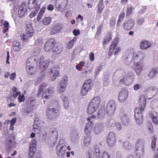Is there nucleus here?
<instances>
[{
	"label": "nucleus",
	"instance_id": "61",
	"mask_svg": "<svg viewBox=\"0 0 158 158\" xmlns=\"http://www.w3.org/2000/svg\"><path fill=\"white\" fill-rule=\"evenodd\" d=\"M73 33L75 36H77L80 34V32L79 30L75 29L73 31Z\"/></svg>",
	"mask_w": 158,
	"mask_h": 158
},
{
	"label": "nucleus",
	"instance_id": "6",
	"mask_svg": "<svg viewBox=\"0 0 158 158\" xmlns=\"http://www.w3.org/2000/svg\"><path fill=\"white\" fill-rule=\"evenodd\" d=\"M134 75L133 72H130L125 73L123 75V78L120 80V83H123L126 86L130 85L133 81Z\"/></svg>",
	"mask_w": 158,
	"mask_h": 158
},
{
	"label": "nucleus",
	"instance_id": "16",
	"mask_svg": "<svg viewBox=\"0 0 158 158\" xmlns=\"http://www.w3.org/2000/svg\"><path fill=\"white\" fill-rule=\"evenodd\" d=\"M28 6L29 9L35 8V10H39L40 7V5L38 4L36 0H29Z\"/></svg>",
	"mask_w": 158,
	"mask_h": 158
},
{
	"label": "nucleus",
	"instance_id": "44",
	"mask_svg": "<svg viewBox=\"0 0 158 158\" xmlns=\"http://www.w3.org/2000/svg\"><path fill=\"white\" fill-rule=\"evenodd\" d=\"M152 141L151 144L152 150L153 151L155 149L156 146V138L153 137L152 138Z\"/></svg>",
	"mask_w": 158,
	"mask_h": 158
},
{
	"label": "nucleus",
	"instance_id": "54",
	"mask_svg": "<svg viewBox=\"0 0 158 158\" xmlns=\"http://www.w3.org/2000/svg\"><path fill=\"white\" fill-rule=\"evenodd\" d=\"M74 44V43H73L71 41H70L68 43L66 47L68 49H71L73 47Z\"/></svg>",
	"mask_w": 158,
	"mask_h": 158
},
{
	"label": "nucleus",
	"instance_id": "15",
	"mask_svg": "<svg viewBox=\"0 0 158 158\" xmlns=\"http://www.w3.org/2000/svg\"><path fill=\"white\" fill-rule=\"evenodd\" d=\"M128 96V93L126 90H123L121 91L118 95V99L120 102H125Z\"/></svg>",
	"mask_w": 158,
	"mask_h": 158
},
{
	"label": "nucleus",
	"instance_id": "25",
	"mask_svg": "<svg viewBox=\"0 0 158 158\" xmlns=\"http://www.w3.org/2000/svg\"><path fill=\"white\" fill-rule=\"evenodd\" d=\"M67 79L62 80L60 83V87L59 89V92L60 93H62L65 90L66 87L67 85Z\"/></svg>",
	"mask_w": 158,
	"mask_h": 158
},
{
	"label": "nucleus",
	"instance_id": "56",
	"mask_svg": "<svg viewBox=\"0 0 158 158\" xmlns=\"http://www.w3.org/2000/svg\"><path fill=\"white\" fill-rule=\"evenodd\" d=\"M82 86L83 87L85 88L86 89L89 91L92 88L93 85L83 84Z\"/></svg>",
	"mask_w": 158,
	"mask_h": 158
},
{
	"label": "nucleus",
	"instance_id": "20",
	"mask_svg": "<svg viewBox=\"0 0 158 158\" xmlns=\"http://www.w3.org/2000/svg\"><path fill=\"white\" fill-rule=\"evenodd\" d=\"M134 65L135 67V71L137 75H139L143 70V63L142 62L139 63V62H137L134 63Z\"/></svg>",
	"mask_w": 158,
	"mask_h": 158
},
{
	"label": "nucleus",
	"instance_id": "40",
	"mask_svg": "<svg viewBox=\"0 0 158 158\" xmlns=\"http://www.w3.org/2000/svg\"><path fill=\"white\" fill-rule=\"evenodd\" d=\"M94 153L95 158H100V150L98 146L95 147L94 148Z\"/></svg>",
	"mask_w": 158,
	"mask_h": 158
},
{
	"label": "nucleus",
	"instance_id": "60",
	"mask_svg": "<svg viewBox=\"0 0 158 158\" xmlns=\"http://www.w3.org/2000/svg\"><path fill=\"white\" fill-rule=\"evenodd\" d=\"M146 7L145 6H142L139 11V14H142L146 11Z\"/></svg>",
	"mask_w": 158,
	"mask_h": 158
},
{
	"label": "nucleus",
	"instance_id": "1",
	"mask_svg": "<svg viewBox=\"0 0 158 158\" xmlns=\"http://www.w3.org/2000/svg\"><path fill=\"white\" fill-rule=\"evenodd\" d=\"M139 102V107H136L135 109V118L137 124H141L143 122L142 112L145 110L146 103V99L144 95L140 96Z\"/></svg>",
	"mask_w": 158,
	"mask_h": 158
},
{
	"label": "nucleus",
	"instance_id": "43",
	"mask_svg": "<svg viewBox=\"0 0 158 158\" xmlns=\"http://www.w3.org/2000/svg\"><path fill=\"white\" fill-rule=\"evenodd\" d=\"M47 87V85L46 84L44 83H42L40 85V87L39 89V90L38 92V94H40L41 93H42L43 90L46 88Z\"/></svg>",
	"mask_w": 158,
	"mask_h": 158
},
{
	"label": "nucleus",
	"instance_id": "58",
	"mask_svg": "<svg viewBox=\"0 0 158 158\" xmlns=\"http://www.w3.org/2000/svg\"><path fill=\"white\" fill-rule=\"evenodd\" d=\"M38 10H35L33 12H32L29 15L30 17L31 18H32L36 16L38 13Z\"/></svg>",
	"mask_w": 158,
	"mask_h": 158
},
{
	"label": "nucleus",
	"instance_id": "51",
	"mask_svg": "<svg viewBox=\"0 0 158 158\" xmlns=\"http://www.w3.org/2000/svg\"><path fill=\"white\" fill-rule=\"evenodd\" d=\"M36 119L37 118H35L34 123L33 125V128L34 130H37L39 127V125L38 123H36Z\"/></svg>",
	"mask_w": 158,
	"mask_h": 158
},
{
	"label": "nucleus",
	"instance_id": "46",
	"mask_svg": "<svg viewBox=\"0 0 158 158\" xmlns=\"http://www.w3.org/2000/svg\"><path fill=\"white\" fill-rule=\"evenodd\" d=\"M91 141V138L90 137L85 138L84 140V143L85 146H88L89 145Z\"/></svg>",
	"mask_w": 158,
	"mask_h": 158
},
{
	"label": "nucleus",
	"instance_id": "26",
	"mask_svg": "<svg viewBox=\"0 0 158 158\" xmlns=\"http://www.w3.org/2000/svg\"><path fill=\"white\" fill-rule=\"evenodd\" d=\"M12 47L15 51H19L21 48V46L20 42L17 40H15L13 42Z\"/></svg>",
	"mask_w": 158,
	"mask_h": 158
},
{
	"label": "nucleus",
	"instance_id": "41",
	"mask_svg": "<svg viewBox=\"0 0 158 158\" xmlns=\"http://www.w3.org/2000/svg\"><path fill=\"white\" fill-rule=\"evenodd\" d=\"M9 23L8 21H5L4 23V27L2 31L4 33H6L8 30Z\"/></svg>",
	"mask_w": 158,
	"mask_h": 158
},
{
	"label": "nucleus",
	"instance_id": "14",
	"mask_svg": "<svg viewBox=\"0 0 158 158\" xmlns=\"http://www.w3.org/2000/svg\"><path fill=\"white\" fill-rule=\"evenodd\" d=\"M27 8L26 5L22 4L20 5L18 12V15L19 17L22 18L27 13Z\"/></svg>",
	"mask_w": 158,
	"mask_h": 158
},
{
	"label": "nucleus",
	"instance_id": "23",
	"mask_svg": "<svg viewBox=\"0 0 158 158\" xmlns=\"http://www.w3.org/2000/svg\"><path fill=\"white\" fill-rule=\"evenodd\" d=\"M101 101L100 98L98 97L94 98L90 102L89 104L91 105L94 107V108L98 109Z\"/></svg>",
	"mask_w": 158,
	"mask_h": 158
},
{
	"label": "nucleus",
	"instance_id": "27",
	"mask_svg": "<svg viewBox=\"0 0 158 158\" xmlns=\"http://www.w3.org/2000/svg\"><path fill=\"white\" fill-rule=\"evenodd\" d=\"M93 125L92 121H90L86 124L85 130V132L86 135H89L90 134V130L93 127Z\"/></svg>",
	"mask_w": 158,
	"mask_h": 158
},
{
	"label": "nucleus",
	"instance_id": "50",
	"mask_svg": "<svg viewBox=\"0 0 158 158\" xmlns=\"http://www.w3.org/2000/svg\"><path fill=\"white\" fill-rule=\"evenodd\" d=\"M116 129L119 131L121 130L122 128V127L121 123L120 122H116L115 125Z\"/></svg>",
	"mask_w": 158,
	"mask_h": 158
},
{
	"label": "nucleus",
	"instance_id": "3",
	"mask_svg": "<svg viewBox=\"0 0 158 158\" xmlns=\"http://www.w3.org/2000/svg\"><path fill=\"white\" fill-rule=\"evenodd\" d=\"M51 103L52 105L51 106H56V108L48 109L46 111V113L47 118L50 119H52L56 118L59 115L60 107L58 102L56 100H52Z\"/></svg>",
	"mask_w": 158,
	"mask_h": 158
},
{
	"label": "nucleus",
	"instance_id": "2",
	"mask_svg": "<svg viewBox=\"0 0 158 158\" xmlns=\"http://www.w3.org/2000/svg\"><path fill=\"white\" fill-rule=\"evenodd\" d=\"M44 49L47 52H52L54 54H60L63 50L62 46L56 42L55 40L50 39L45 43Z\"/></svg>",
	"mask_w": 158,
	"mask_h": 158
},
{
	"label": "nucleus",
	"instance_id": "35",
	"mask_svg": "<svg viewBox=\"0 0 158 158\" xmlns=\"http://www.w3.org/2000/svg\"><path fill=\"white\" fill-rule=\"evenodd\" d=\"M52 18L50 17H45L42 20L43 23L45 25H48L51 22Z\"/></svg>",
	"mask_w": 158,
	"mask_h": 158
},
{
	"label": "nucleus",
	"instance_id": "62",
	"mask_svg": "<svg viewBox=\"0 0 158 158\" xmlns=\"http://www.w3.org/2000/svg\"><path fill=\"white\" fill-rule=\"evenodd\" d=\"M141 87V85L138 84H136L134 86V89L135 90H138Z\"/></svg>",
	"mask_w": 158,
	"mask_h": 158
},
{
	"label": "nucleus",
	"instance_id": "59",
	"mask_svg": "<svg viewBox=\"0 0 158 158\" xmlns=\"http://www.w3.org/2000/svg\"><path fill=\"white\" fill-rule=\"evenodd\" d=\"M89 58L91 61H93L94 59V54L93 52H91L89 54Z\"/></svg>",
	"mask_w": 158,
	"mask_h": 158
},
{
	"label": "nucleus",
	"instance_id": "34",
	"mask_svg": "<svg viewBox=\"0 0 158 158\" xmlns=\"http://www.w3.org/2000/svg\"><path fill=\"white\" fill-rule=\"evenodd\" d=\"M97 109L94 108L93 106L89 104L87 110V113L88 114H92Z\"/></svg>",
	"mask_w": 158,
	"mask_h": 158
},
{
	"label": "nucleus",
	"instance_id": "11",
	"mask_svg": "<svg viewBox=\"0 0 158 158\" xmlns=\"http://www.w3.org/2000/svg\"><path fill=\"white\" fill-rule=\"evenodd\" d=\"M144 53L141 51H139L136 53H134L132 58V60L134 63L139 62V63L142 62L145 57Z\"/></svg>",
	"mask_w": 158,
	"mask_h": 158
},
{
	"label": "nucleus",
	"instance_id": "38",
	"mask_svg": "<svg viewBox=\"0 0 158 158\" xmlns=\"http://www.w3.org/2000/svg\"><path fill=\"white\" fill-rule=\"evenodd\" d=\"M112 39L111 35L110 34L106 35L103 42V44L104 45L107 44Z\"/></svg>",
	"mask_w": 158,
	"mask_h": 158
},
{
	"label": "nucleus",
	"instance_id": "37",
	"mask_svg": "<svg viewBox=\"0 0 158 158\" xmlns=\"http://www.w3.org/2000/svg\"><path fill=\"white\" fill-rule=\"evenodd\" d=\"M36 152V147L31 148L30 147L29 152V157L30 158H31L35 155Z\"/></svg>",
	"mask_w": 158,
	"mask_h": 158
},
{
	"label": "nucleus",
	"instance_id": "49",
	"mask_svg": "<svg viewBox=\"0 0 158 158\" xmlns=\"http://www.w3.org/2000/svg\"><path fill=\"white\" fill-rule=\"evenodd\" d=\"M36 140L35 139L32 140L30 144V147H36Z\"/></svg>",
	"mask_w": 158,
	"mask_h": 158
},
{
	"label": "nucleus",
	"instance_id": "36",
	"mask_svg": "<svg viewBox=\"0 0 158 158\" xmlns=\"http://www.w3.org/2000/svg\"><path fill=\"white\" fill-rule=\"evenodd\" d=\"M118 41L119 39L118 38L114 39L111 43L110 48L114 50L118 45Z\"/></svg>",
	"mask_w": 158,
	"mask_h": 158
},
{
	"label": "nucleus",
	"instance_id": "64",
	"mask_svg": "<svg viewBox=\"0 0 158 158\" xmlns=\"http://www.w3.org/2000/svg\"><path fill=\"white\" fill-rule=\"evenodd\" d=\"M152 121L153 123L155 124H157L158 123V122L156 117L153 116L152 118Z\"/></svg>",
	"mask_w": 158,
	"mask_h": 158
},
{
	"label": "nucleus",
	"instance_id": "39",
	"mask_svg": "<svg viewBox=\"0 0 158 158\" xmlns=\"http://www.w3.org/2000/svg\"><path fill=\"white\" fill-rule=\"evenodd\" d=\"M105 114V110L104 109H101L98 110V114L97 117L98 118H103Z\"/></svg>",
	"mask_w": 158,
	"mask_h": 158
},
{
	"label": "nucleus",
	"instance_id": "4",
	"mask_svg": "<svg viewBox=\"0 0 158 158\" xmlns=\"http://www.w3.org/2000/svg\"><path fill=\"white\" fill-rule=\"evenodd\" d=\"M145 142L142 139H138L135 144L134 153L138 158H142L144 156Z\"/></svg>",
	"mask_w": 158,
	"mask_h": 158
},
{
	"label": "nucleus",
	"instance_id": "12",
	"mask_svg": "<svg viewBox=\"0 0 158 158\" xmlns=\"http://www.w3.org/2000/svg\"><path fill=\"white\" fill-rule=\"evenodd\" d=\"M134 26V22L132 19H129L124 21L123 24V27L124 30H129L132 29Z\"/></svg>",
	"mask_w": 158,
	"mask_h": 158
},
{
	"label": "nucleus",
	"instance_id": "19",
	"mask_svg": "<svg viewBox=\"0 0 158 158\" xmlns=\"http://www.w3.org/2000/svg\"><path fill=\"white\" fill-rule=\"evenodd\" d=\"M53 93V89L51 87L46 89L42 94V97L43 98L47 99L50 98Z\"/></svg>",
	"mask_w": 158,
	"mask_h": 158
},
{
	"label": "nucleus",
	"instance_id": "47",
	"mask_svg": "<svg viewBox=\"0 0 158 158\" xmlns=\"http://www.w3.org/2000/svg\"><path fill=\"white\" fill-rule=\"evenodd\" d=\"M89 91L88 89H86L85 88L82 87L81 90V93L83 96H85L87 94V92Z\"/></svg>",
	"mask_w": 158,
	"mask_h": 158
},
{
	"label": "nucleus",
	"instance_id": "30",
	"mask_svg": "<svg viewBox=\"0 0 158 158\" xmlns=\"http://www.w3.org/2000/svg\"><path fill=\"white\" fill-rule=\"evenodd\" d=\"M60 98L64 102V108L66 109H68L69 107L68 98L63 94L60 96Z\"/></svg>",
	"mask_w": 158,
	"mask_h": 158
},
{
	"label": "nucleus",
	"instance_id": "45",
	"mask_svg": "<svg viewBox=\"0 0 158 158\" xmlns=\"http://www.w3.org/2000/svg\"><path fill=\"white\" fill-rule=\"evenodd\" d=\"M132 6L129 7L127 8L126 10V15L127 17L129 16L132 13Z\"/></svg>",
	"mask_w": 158,
	"mask_h": 158
},
{
	"label": "nucleus",
	"instance_id": "52",
	"mask_svg": "<svg viewBox=\"0 0 158 158\" xmlns=\"http://www.w3.org/2000/svg\"><path fill=\"white\" fill-rule=\"evenodd\" d=\"M18 99L19 102H24L25 100V96L24 94H23L22 95L20 94L18 97Z\"/></svg>",
	"mask_w": 158,
	"mask_h": 158
},
{
	"label": "nucleus",
	"instance_id": "63",
	"mask_svg": "<svg viewBox=\"0 0 158 158\" xmlns=\"http://www.w3.org/2000/svg\"><path fill=\"white\" fill-rule=\"evenodd\" d=\"M92 80L90 79H88L85 81L84 84H87L89 85H93L92 84Z\"/></svg>",
	"mask_w": 158,
	"mask_h": 158
},
{
	"label": "nucleus",
	"instance_id": "22",
	"mask_svg": "<svg viewBox=\"0 0 158 158\" xmlns=\"http://www.w3.org/2000/svg\"><path fill=\"white\" fill-rule=\"evenodd\" d=\"M140 45V48L142 50L146 49L151 46V44L150 42L145 40L141 41Z\"/></svg>",
	"mask_w": 158,
	"mask_h": 158
},
{
	"label": "nucleus",
	"instance_id": "18",
	"mask_svg": "<svg viewBox=\"0 0 158 158\" xmlns=\"http://www.w3.org/2000/svg\"><path fill=\"white\" fill-rule=\"evenodd\" d=\"M62 28V25L60 23H58L52 28L50 31V33L52 35L56 34L60 32Z\"/></svg>",
	"mask_w": 158,
	"mask_h": 158
},
{
	"label": "nucleus",
	"instance_id": "32",
	"mask_svg": "<svg viewBox=\"0 0 158 158\" xmlns=\"http://www.w3.org/2000/svg\"><path fill=\"white\" fill-rule=\"evenodd\" d=\"M20 37L21 39L24 42H27L29 40V38L31 37L29 35H27L26 33L25 34H22L20 35Z\"/></svg>",
	"mask_w": 158,
	"mask_h": 158
},
{
	"label": "nucleus",
	"instance_id": "31",
	"mask_svg": "<svg viewBox=\"0 0 158 158\" xmlns=\"http://www.w3.org/2000/svg\"><path fill=\"white\" fill-rule=\"evenodd\" d=\"M125 16L124 12H121L118 16V19L117 23V26H119L121 24L122 21L123 20Z\"/></svg>",
	"mask_w": 158,
	"mask_h": 158
},
{
	"label": "nucleus",
	"instance_id": "17",
	"mask_svg": "<svg viewBox=\"0 0 158 158\" xmlns=\"http://www.w3.org/2000/svg\"><path fill=\"white\" fill-rule=\"evenodd\" d=\"M59 71L60 68L57 65H55L52 68L51 72L53 75L52 80L56 79V77L59 76Z\"/></svg>",
	"mask_w": 158,
	"mask_h": 158
},
{
	"label": "nucleus",
	"instance_id": "48",
	"mask_svg": "<svg viewBox=\"0 0 158 158\" xmlns=\"http://www.w3.org/2000/svg\"><path fill=\"white\" fill-rule=\"evenodd\" d=\"M144 21V18L142 17L139 18L136 21V23L137 24L139 25H142Z\"/></svg>",
	"mask_w": 158,
	"mask_h": 158
},
{
	"label": "nucleus",
	"instance_id": "33",
	"mask_svg": "<svg viewBox=\"0 0 158 158\" xmlns=\"http://www.w3.org/2000/svg\"><path fill=\"white\" fill-rule=\"evenodd\" d=\"M115 120L114 118H111L108 120L106 122V125L108 127H112L115 126Z\"/></svg>",
	"mask_w": 158,
	"mask_h": 158
},
{
	"label": "nucleus",
	"instance_id": "55",
	"mask_svg": "<svg viewBox=\"0 0 158 158\" xmlns=\"http://www.w3.org/2000/svg\"><path fill=\"white\" fill-rule=\"evenodd\" d=\"M102 158H110V155L106 152H104L102 155Z\"/></svg>",
	"mask_w": 158,
	"mask_h": 158
},
{
	"label": "nucleus",
	"instance_id": "9",
	"mask_svg": "<svg viewBox=\"0 0 158 158\" xmlns=\"http://www.w3.org/2000/svg\"><path fill=\"white\" fill-rule=\"evenodd\" d=\"M118 121H120L123 125H127L128 124L129 120L124 110H121L118 117Z\"/></svg>",
	"mask_w": 158,
	"mask_h": 158
},
{
	"label": "nucleus",
	"instance_id": "21",
	"mask_svg": "<svg viewBox=\"0 0 158 158\" xmlns=\"http://www.w3.org/2000/svg\"><path fill=\"white\" fill-rule=\"evenodd\" d=\"M68 2V0H60V4L56 3V6L58 10L65 8L67 5Z\"/></svg>",
	"mask_w": 158,
	"mask_h": 158
},
{
	"label": "nucleus",
	"instance_id": "5",
	"mask_svg": "<svg viewBox=\"0 0 158 158\" xmlns=\"http://www.w3.org/2000/svg\"><path fill=\"white\" fill-rule=\"evenodd\" d=\"M27 72L31 75H34L37 72L38 68L37 61L33 57H29L27 62Z\"/></svg>",
	"mask_w": 158,
	"mask_h": 158
},
{
	"label": "nucleus",
	"instance_id": "29",
	"mask_svg": "<svg viewBox=\"0 0 158 158\" xmlns=\"http://www.w3.org/2000/svg\"><path fill=\"white\" fill-rule=\"evenodd\" d=\"M158 73V67L153 68L149 73L148 77L150 78H153Z\"/></svg>",
	"mask_w": 158,
	"mask_h": 158
},
{
	"label": "nucleus",
	"instance_id": "10",
	"mask_svg": "<svg viewBox=\"0 0 158 158\" xmlns=\"http://www.w3.org/2000/svg\"><path fill=\"white\" fill-rule=\"evenodd\" d=\"M107 144L110 147H113L115 145L116 138L115 134L113 132H110L108 135L106 139Z\"/></svg>",
	"mask_w": 158,
	"mask_h": 158
},
{
	"label": "nucleus",
	"instance_id": "53",
	"mask_svg": "<svg viewBox=\"0 0 158 158\" xmlns=\"http://www.w3.org/2000/svg\"><path fill=\"white\" fill-rule=\"evenodd\" d=\"M110 26L111 27H113L115 24V19L114 18H112L110 22Z\"/></svg>",
	"mask_w": 158,
	"mask_h": 158
},
{
	"label": "nucleus",
	"instance_id": "8",
	"mask_svg": "<svg viewBox=\"0 0 158 158\" xmlns=\"http://www.w3.org/2000/svg\"><path fill=\"white\" fill-rule=\"evenodd\" d=\"M116 105L114 100H110L108 102L106 106V112L108 115H111L114 114Z\"/></svg>",
	"mask_w": 158,
	"mask_h": 158
},
{
	"label": "nucleus",
	"instance_id": "57",
	"mask_svg": "<svg viewBox=\"0 0 158 158\" xmlns=\"http://www.w3.org/2000/svg\"><path fill=\"white\" fill-rule=\"evenodd\" d=\"M103 10V6L102 5H98V13H101Z\"/></svg>",
	"mask_w": 158,
	"mask_h": 158
},
{
	"label": "nucleus",
	"instance_id": "13",
	"mask_svg": "<svg viewBox=\"0 0 158 158\" xmlns=\"http://www.w3.org/2000/svg\"><path fill=\"white\" fill-rule=\"evenodd\" d=\"M44 57L42 56L40 58V60L39 69L43 72L46 70L48 67L49 62L47 60H44Z\"/></svg>",
	"mask_w": 158,
	"mask_h": 158
},
{
	"label": "nucleus",
	"instance_id": "28",
	"mask_svg": "<svg viewBox=\"0 0 158 158\" xmlns=\"http://www.w3.org/2000/svg\"><path fill=\"white\" fill-rule=\"evenodd\" d=\"M12 139L15 140L14 137L12 136H9L7 137L5 141L6 143L7 146H8L9 148H11L13 146L12 143Z\"/></svg>",
	"mask_w": 158,
	"mask_h": 158
},
{
	"label": "nucleus",
	"instance_id": "42",
	"mask_svg": "<svg viewBox=\"0 0 158 158\" xmlns=\"http://www.w3.org/2000/svg\"><path fill=\"white\" fill-rule=\"evenodd\" d=\"M156 90L157 89L156 88H154L153 86H151L147 88L146 91L151 92L152 93H153L155 95L156 93Z\"/></svg>",
	"mask_w": 158,
	"mask_h": 158
},
{
	"label": "nucleus",
	"instance_id": "7",
	"mask_svg": "<svg viewBox=\"0 0 158 158\" xmlns=\"http://www.w3.org/2000/svg\"><path fill=\"white\" fill-rule=\"evenodd\" d=\"M66 150V145L64 143L61 144L60 143L56 147V152L57 156L61 157L65 155Z\"/></svg>",
	"mask_w": 158,
	"mask_h": 158
},
{
	"label": "nucleus",
	"instance_id": "24",
	"mask_svg": "<svg viewBox=\"0 0 158 158\" xmlns=\"http://www.w3.org/2000/svg\"><path fill=\"white\" fill-rule=\"evenodd\" d=\"M26 33L28 35L32 37L33 34V29L32 27L31 24L30 23H27L26 24Z\"/></svg>",
	"mask_w": 158,
	"mask_h": 158
}]
</instances>
